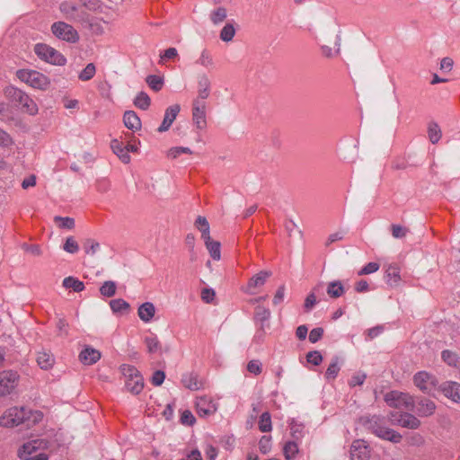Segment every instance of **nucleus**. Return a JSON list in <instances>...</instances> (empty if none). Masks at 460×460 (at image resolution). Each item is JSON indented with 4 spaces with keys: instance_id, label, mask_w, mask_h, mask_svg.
<instances>
[{
    "instance_id": "obj_1",
    "label": "nucleus",
    "mask_w": 460,
    "mask_h": 460,
    "mask_svg": "<svg viewBox=\"0 0 460 460\" xmlns=\"http://www.w3.org/2000/svg\"><path fill=\"white\" fill-rule=\"evenodd\" d=\"M43 414L40 411H30L24 407H12L4 411L0 417V425L6 428H13L22 423L29 427L40 422Z\"/></svg>"
},
{
    "instance_id": "obj_2",
    "label": "nucleus",
    "mask_w": 460,
    "mask_h": 460,
    "mask_svg": "<svg viewBox=\"0 0 460 460\" xmlns=\"http://www.w3.org/2000/svg\"><path fill=\"white\" fill-rule=\"evenodd\" d=\"M120 371L125 377V387L133 394H138L144 388V378L136 367L122 364Z\"/></svg>"
},
{
    "instance_id": "obj_3",
    "label": "nucleus",
    "mask_w": 460,
    "mask_h": 460,
    "mask_svg": "<svg viewBox=\"0 0 460 460\" xmlns=\"http://www.w3.org/2000/svg\"><path fill=\"white\" fill-rule=\"evenodd\" d=\"M17 76L20 80L35 89L47 90L50 85L49 77L35 70H18Z\"/></svg>"
},
{
    "instance_id": "obj_4",
    "label": "nucleus",
    "mask_w": 460,
    "mask_h": 460,
    "mask_svg": "<svg viewBox=\"0 0 460 460\" xmlns=\"http://www.w3.org/2000/svg\"><path fill=\"white\" fill-rule=\"evenodd\" d=\"M4 93L7 97L18 102L26 112L30 114L37 113L38 108L36 103L22 90L13 86H8L5 88Z\"/></svg>"
},
{
    "instance_id": "obj_5",
    "label": "nucleus",
    "mask_w": 460,
    "mask_h": 460,
    "mask_svg": "<svg viewBox=\"0 0 460 460\" xmlns=\"http://www.w3.org/2000/svg\"><path fill=\"white\" fill-rule=\"evenodd\" d=\"M36 55L42 60L55 66H64L66 58L57 49L46 44H36L34 48Z\"/></svg>"
},
{
    "instance_id": "obj_6",
    "label": "nucleus",
    "mask_w": 460,
    "mask_h": 460,
    "mask_svg": "<svg viewBox=\"0 0 460 460\" xmlns=\"http://www.w3.org/2000/svg\"><path fill=\"white\" fill-rule=\"evenodd\" d=\"M385 402L388 406L396 409L411 410L414 405L413 398L399 391H390L385 395Z\"/></svg>"
},
{
    "instance_id": "obj_7",
    "label": "nucleus",
    "mask_w": 460,
    "mask_h": 460,
    "mask_svg": "<svg viewBox=\"0 0 460 460\" xmlns=\"http://www.w3.org/2000/svg\"><path fill=\"white\" fill-rule=\"evenodd\" d=\"M51 31L58 40L76 43L79 40L77 31L65 22H56L51 25Z\"/></svg>"
},
{
    "instance_id": "obj_8",
    "label": "nucleus",
    "mask_w": 460,
    "mask_h": 460,
    "mask_svg": "<svg viewBox=\"0 0 460 460\" xmlns=\"http://www.w3.org/2000/svg\"><path fill=\"white\" fill-rule=\"evenodd\" d=\"M59 10L63 16L71 22H84L85 20V13L75 2L64 1L59 4Z\"/></svg>"
},
{
    "instance_id": "obj_9",
    "label": "nucleus",
    "mask_w": 460,
    "mask_h": 460,
    "mask_svg": "<svg viewBox=\"0 0 460 460\" xmlns=\"http://www.w3.org/2000/svg\"><path fill=\"white\" fill-rule=\"evenodd\" d=\"M414 385L422 392L429 394L438 385V381L433 375L420 371L413 376Z\"/></svg>"
},
{
    "instance_id": "obj_10",
    "label": "nucleus",
    "mask_w": 460,
    "mask_h": 460,
    "mask_svg": "<svg viewBox=\"0 0 460 460\" xmlns=\"http://www.w3.org/2000/svg\"><path fill=\"white\" fill-rule=\"evenodd\" d=\"M389 418L393 424L402 428L416 429L420 425V421L414 415L408 412H391Z\"/></svg>"
},
{
    "instance_id": "obj_11",
    "label": "nucleus",
    "mask_w": 460,
    "mask_h": 460,
    "mask_svg": "<svg viewBox=\"0 0 460 460\" xmlns=\"http://www.w3.org/2000/svg\"><path fill=\"white\" fill-rule=\"evenodd\" d=\"M19 376L14 371L0 373V397L10 394L17 386Z\"/></svg>"
},
{
    "instance_id": "obj_12",
    "label": "nucleus",
    "mask_w": 460,
    "mask_h": 460,
    "mask_svg": "<svg viewBox=\"0 0 460 460\" xmlns=\"http://www.w3.org/2000/svg\"><path fill=\"white\" fill-rule=\"evenodd\" d=\"M192 120L199 129H204L206 128V102L204 101L199 99L193 100Z\"/></svg>"
},
{
    "instance_id": "obj_13",
    "label": "nucleus",
    "mask_w": 460,
    "mask_h": 460,
    "mask_svg": "<svg viewBox=\"0 0 460 460\" xmlns=\"http://www.w3.org/2000/svg\"><path fill=\"white\" fill-rule=\"evenodd\" d=\"M217 410V403L208 396L197 398L196 411L199 417H208L214 414Z\"/></svg>"
},
{
    "instance_id": "obj_14",
    "label": "nucleus",
    "mask_w": 460,
    "mask_h": 460,
    "mask_svg": "<svg viewBox=\"0 0 460 460\" xmlns=\"http://www.w3.org/2000/svg\"><path fill=\"white\" fill-rule=\"evenodd\" d=\"M47 443L43 439H34L24 443L18 450V456L21 459H28V456L38 449L45 447Z\"/></svg>"
},
{
    "instance_id": "obj_15",
    "label": "nucleus",
    "mask_w": 460,
    "mask_h": 460,
    "mask_svg": "<svg viewBox=\"0 0 460 460\" xmlns=\"http://www.w3.org/2000/svg\"><path fill=\"white\" fill-rule=\"evenodd\" d=\"M270 276V272L268 271H260L259 273L255 274L249 279L244 291L248 294H255V290L261 288Z\"/></svg>"
},
{
    "instance_id": "obj_16",
    "label": "nucleus",
    "mask_w": 460,
    "mask_h": 460,
    "mask_svg": "<svg viewBox=\"0 0 460 460\" xmlns=\"http://www.w3.org/2000/svg\"><path fill=\"white\" fill-rule=\"evenodd\" d=\"M180 111H181V107L179 104H173V105L169 106L165 110L164 117L162 124L158 128V131L159 132L167 131L170 128V127L172 126V124L173 123V121L175 120Z\"/></svg>"
},
{
    "instance_id": "obj_17",
    "label": "nucleus",
    "mask_w": 460,
    "mask_h": 460,
    "mask_svg": "<svg viewBox=\"0 0 460 460\" xmlns=\"http://www.w3.org/2000/svg\"><path fill=\"white\" fill-rule=\"evenodd\" d=\"M440 389L444 395L455 402H460V384L454 381L443 383Z\"/></svg>"
},
{
    "instance_id": "obj_18",
    "label": "nucleus",
    "mask_w": 460,
    "mask_h": 460,
    "mask_svg": "<svg viewBox=\"0 0 460 460\" xmlns=\"http://www.w3.org/2000/svg\"><path fill=\"white\" fill-rule=\"evenodd\" d=\"M384 424L385 422L374 431V434L382 439L388 440L393 443H400L402 438V435L395 430L385 427Z\"/></svg>"
},
{
    "instance_id": "obj_19",
    "label": "nucleus",
    "mask_w": 460,
    "mask_h": 460,
    "mask_svg": "<svg viewBox=\"0 0 460 460\" xmlns=\"http://www.w3.org/2000/svg\"><path fill=\"white\" fill-rule=\"evenodd\" d=\"M350 456L352 460H367L368 450L364 440H355L350 447Z\"/></svg>"
},
{
    "instance_id": "obj_20",
    "label": "nucleus",
    "mask_w": 460,
    "mask_h": 460,
    "mask_svg": "<svg viewBox=\"0 0 460 460\" xmlns=\"http://www.w3.org/2000/svg\"><path fill=\"white\" fill-rule=\"evenodd\" d=\"M101 352L93 347L86 346L79 354L80 361L84 365H93L101 358Z\"/></svg>"
},
{
    "instance_id": "obj_21",
    "label": "nucleus",
    "mask_w": 460,
    "mask_h": 460,
    "mask_svg": "<svg viewBox=\"0 0 460 460\" xmlns=\"http://www.w3.org/2000/svg\"><path fill=\"white\" fill-rule=\"evenodd\" d=\"M210 87L211 83L208 75L205 74L200 75L198 79V97L196 99L205 102L210 94Z\"/></svg>"
},
{
    "instance_id": "obj_22",
    "label": "nucleus",
    "mask_w": 460,
    "mask_h": 460,
    "mask_svg": "<svg viewBox=\"0 0 460 460\" xmlns=\"http://www.w3.org/2000/svg\"><path fill=\"white\" fill-rule=\"evenodd\" d=\"M155 314V307L153 303L146 302L143 303L137 310V314L141 321L144 323H149L154 318Z\"/></svg>"
},
{
    "instance_id": "obj_23",
    "label": "nucleus",
    "mask_w": 460,
    "mask_h": 460,
    "mask_svg": "<svg viewBox=\"0 0 460 460\" xmlns=\"http://www.w3.org/2000/svg\"><path fill=\"white\" fill-rule=\"evenodd\" d=\"M123 121L128 129L136 131L141 128V120L133 111H128L124 113Z\"/></svg>"
},
{
    "instance_id": "obj_24",
    "label": "nucleus",
    "mask_w": 460,
    "mask_h": 460,
    "mask_svg": "<svg viewBox=\"0 0 460 460\" xmlns=\"http://www.w3.org/2000/svg\"><path fill=\"white\" fill-rule=\"evenodd\" d=\"M111 147L113 153L120 159L122 163L128 164L130 162V155L127 154V150L123 143L118 139H113L111 142Z\"/></svg>"
},
{
    "instance_id": "obj_25",
    "label": "nucleus",
    "mask_w": 460,
    "mask_h": 460,
    "mask_svg": "<svg viewBox=\"0 0 460 460\" xmlns=\"http://www.w3.org/2000/svg\"><path fill=\"white\" fill-rule=\"evenodd\" d=\"M202 239L204 240L206 248L208 249L212 259L215 261H219L221 258L220 243L212 240L210 235H208Z\"/></svg>"
},
{
    "instance_id": "obj_26",
    "label": "nucleus",
    "mask_w": 460,
    "mask_h": 460,
    "mask_svg": "<svg viewBox=\"0 0 460 460\" xmlns=\"http://www.w3.org/2000/svg\"><path fill=\"white\" fill-rule=\"evenodd\" d=\"M400 271V268L395 264H392L387 267L385 270V279L388 285L395 287L399 284L401 280Z\"/></svg>"
},
{
    "instance_id": "obj_27",
    "label": "nucleus",
    "mask_w": 460,
    "mask_h": 460,
    "mask_svg": "<svg viewBox=\"0 0 460 460\" xmlns=\"http://www.w3.org/2000/svg\"><path fill=\"white\" fill-rule=\"evenodd\" d=\"M270 318V312L264 306L258 305L255 308L254 320L260 323L262 329L269 327L268 321Z\"/></svg>"
},
{
    "instance_id": "obj_28",
    "label": "nucleus",
    "mask_w": 460,
    "mask_h": 460,
    "mask_svg": "<svg viewBox=\"0 0 460 460\" xmlns=\"http://www.w3.org/2000/svg\"><path fill=\"white\" fill-rule=\"evenodd\" d=\"M436 405L434 402L429 399H421L418 402V413L420 416H430L434 413Z\"/></svg>"
},
{
    "instance_id": "obj_29",
    "label": "nucleus",
    "mask_w": 460,
    "mask_h": 460,
    "mask_svg": "<svg viewBox=\"0 0 460 460\" xmlns=\"http://www.w3.org/2000/svg\"><path fill=\"white\" fill-rule=\"evenodd\" d=\"M182 385L192 391H197L201 387V383L198 379V376L195 373H187L182 376Z\"/></svg>"
},
{
    "instance_id": "obj_30",
    "label": "nucleus",
    "mask_w": 460,
    "mask_h": 460,
    "mask_svg": "<svg viewBox=\"0 0 460 460\" xmlns=\"http://www.w3.org/2000/svg\"><path fill=\"white\" fill-rule=\"evenodd\" d=\"M441 358L447 365L450 367H457L460 364V357L457 355V353L449 349H444L441 352Z\"/></svg>"
},
{
    "instance_id": "obj_31",
    "label": "nucleus",
    "mask_w": 460,
    "mask_h": 460,
    "mask_svg": "<svg viewBox=\"0 0 460 460\" xmlns=\"http://www.w3.org/2000/svg\"><path fill=\"white\" fill-rule=\"evenodd\" d=\"M63 287L66 289H72L75 292H81L84 289V284L74 277H66L63 280Z\"/></svg>"
},
{
    "instance_id": "obj_32",
    "label": "nucleus",
    "mask_w": 460,
    "mask_h": 460,
    "mask_svg": "<svg viewBox=\"0 0 460 460\" xmlns=\"http://www.w3.org/2000/svg\"><path fill=\"white\" fill-rule=\"evenodd\" d=\"M327 294L332 298H338L344 294V288L341 281L335 280L332 281L327 286Z\"/></svg>"
},
{
    "instance_id": "obj_33",
    "label": "nucleus",
    "mask_w": 460,
    "mask_h": 460,
    "mask_svg": "<svg viewBox=\"0 0 460 460\" xmlns=\"http://www.w3.org/2000/svg\"><path fill=\"white\" fill-rule=\"evenodd\" d=\"M298 451V445L295 441H288L283 447V454L286 460H294Z\"/></svg>"
},
{
    "instance_id": "obj_34",
    "label": "nucleus",
    "mask_w": 460,
    "mask_h": 460,
    "mask_svg": "<svg viewBox=\"0 0 460 460\" xmlns=\"http://www.w3.org/2000/svg\"><path fill=\"white\" fill-rule=\"evenodd\" d=\"M37 362L40 368L49 369L53 366L54 358L49 353L41 351L37 355Z\"/></svg>"
},
{
    "instance_id": "obj_35",
    "label": "nucleus",
    "mask_w": 460,
    "mask_h": 460,
    "mask_svg": "<svg viewBox=\"0 0 460 460\" xmlns=\"http://www.w3.org/2000/svg\"><path fill=\"white\" fill-rule=\"evenodd\" d=\"M340 366H339V358L338 357H334L331 362V364L329 365V367H327L326 369V372H325V378L327 380H334L339 372H340Z\"/></svg>"
},
{
    "instance_id": "obj_36",
    "label": "nucleus",
    "mask_w": 460,
    "mask_h": 460,
    "mask_svg": "<svg viewBox=\"0 0 460 460\" xmlns=\"http://www.w3.org/2000/svg\"><path fill=\"white\" fill-rule=\"evenodd\" d=\"M110 306L113 313L121 314L128 310L129 304L122 298H117L110 301Z\"/></svg>"
},
{
    "instance_id": "obj_37",
    "label": "nucleus",
    "mask_w": 460,
    "mask_h": 460,
    "mask_svg": "<svg viewBox=\"0 0 460 460\" xmlns=\"http://www.w3.org/2000/svg\"><path fill=\"white\" fill-rule=\"evenodd\" d=\"M259 429L261 432H270L272 429L271 417L268 411L260 416Z\"/></svg>"
},
{
    "instance_id": "obj_38",
    "label": "nucleus",
    "mask_w": 460,
    "mask_h": 460,
    "mask_svg": "<svg viewBox=\"0 0 460 460\" xmlns=\"http://www.w3.org/2000/svg\"><path fill=\"white\" fill-rule=\"evenodd\" d=\"M428 134H429V141L432 144L438 143L441 138L440 128L435 122H431L429 124Z\"/></svg>"
},
{
    "instance_id": "obj_39",
    "label": "nucleus",
    "mask_w": 460,
    "mask_h": 460,
    "mask_svg": "<svg viewBox=\"0 0 460 460\" xmlns=\"http://www.w3.org/2000/svg\"><path fill=\"white\" fill-rule=\"evenodd\" d=\"M196 227L201 233V238L210 235L209 224L205 217L199 216L195 221Z\"/></svg>"
},
{
    "instance_id": "obj_40",
    "label": "nucleus",
    "mask_w": 460,
    "mask_h": 460,
    "mask_svg": "<svg viewBox=\"0 0 460 460\" xmlns=\"http://www.w3.org/2000/svg\"><path fill=\"white\" fill-rule=\"evenodd\" d=\"M150 102H151V100H150L149 96L144 92L139 93L134 100V104L137 108L144 110V111H146L149 108Z\"/></svg>"
},
{
    "instance_id": "obj_41",
    "label": "nucleus",
    "mask_w": 460,
    "mask_h": 460,
    "mask_svg": "<svg viewBox=\"0 0 460 460\" xmlns=\"http://www.w3.org/2000/svg\"><path fill=\"white\" fill-rule=\"evenodd\" d=\"M116 283L111 280L105 281L100 288V293L103 296L111 297L116 294Z\"/></svg>"
},
{
    "instance_id": "obj_42",
    "label": "nucleus",
    "mask_w": 460,
    "mask_h": 460,
    "mask_svg": "<svg viewBox=\"0 0 460 460\" xmlns=\"http://www.w3.org/2000/svg\"><path fill=\"white\" fill-rule=\"evenodd\" d=\"M145 343L146 345L147 351L149 353H155L161 348L160 342L158 341V338L155 335H154V334L146 337L145 338Z\"/></svg>"
},
{
    "instance_id": "obj_43",
    "label": "nucleus",
    "mask_w": 460,
    "mask_h": 460,
    "mask_svg": "<svg viewBox=\"0 0 460 460\" xmlns=\"http://www.w3.org/2000/svg\"><path fill=\"white\" fill-rule=\"evenodd\" d=\"M234 35L235 29L231 23L226 24L220 31V39L225 42L231 41Z\"/></svg>"
},
{
    "instance_id": "obj_44",
    "label": "nucleus",
    "mask_w": 460,
    "mask_h": 460,
    "mask_svg": "<svg viewBox=\"0 0 460 460\" xmlns=\"http://www.w3.org/2000/svg\"><path fill=\"white\" fill-rule=\"evenodd\" d=\"M96 73L95 66L93 63H89L79 74L78 78L81 81L91 80Z\"/></svg>"
},
{
    "instance_id": "obj_45",
    "label": "nucleus",
    "mask_w": 460,
    "mask_h": 460,
    "mask_svg": "<svg viewBox=\"0 0 460 460\" xmlns=\"http://www.w3.org/2000/svg\"><path fill=\"white\" fill-rule=\"evenodd\" d=\"M146 81L149 87L155 92L160 91L164 85V79L158 75H148Z\"/></svg>"
},
{
    "instance_id": "obj_46",
    "label": "nucleus",
    "mask_w": 460,
    "mask_h": 460,
    "mask_svg": "<svg viewBox=\"0 0 460 460\" xmlns=\"http://www.w3.org/2000/svg\"><path fill=\"white\" fill-rule=\"evenodd\" d=\"M323 288V285L319 284L315 288H314L313 291L306 296L305 301V310H311L314 305L316 304V296L315 293L319 292Z\"/></svg>"
},
{
    "instance_id": "obj_47",
    "label": "nucleus",
    "mask_w": 460,
    "mask_h": 460,
    "mask_svg": "<svg viewBox=\"0 0 460 460\" xmlns=\"http://www.w3.org/2000/svg\"><path fill=\"white\" fill-rule=\"evenodd\" d=\"M384 422H385L384 421V418H381L379 416H372V417L367 418L366 420L364 421V423L366 424L367 428L369 430H371L373 433Z\"/></svg>"
},
{
    "instance_id": "obj_48",
    "label": "nucleus",
    "mask_w": 460,
    "mask_h": 460,
    "mask_svg": "<svg viewBox=\"0 0 460 460\" xmlns=\"http://www.w3.org/2000/svg\"><path fill=\"white\" fill-rule=\"evenodd\" d=\"M54 221L58 224V226L65 229H73L75 227V220L72 217H63L57 216L54 217Z\"/></svg>"
},
{
    "instance_id": "obj_49",
    "label": "nucleus",
    "mask_w": 460,
    "mask_h": 460,
    "mask_svg": "<svg viewBox=\"0 0 460 460\" xmlns=\"http://www.w3.org/2000/svg\"><path fill=\"white\" fill-rule=\"evenodd\" d=\"M63 249L68 253H76L79 251V245L73 236L66 239Z\"/></svg>"
},
{
    "instance_id": "obj_50",
    "label": "nucleus",
    "mask_w": 460,
    "mask_h": 460,
    "mask_svg": "<svg viewBox=\"0 0 460 460\" xmlns=\"http://www.w3.org/2000/svg\"><path fill=\"white\" fill-rule=\"evenodd\" d=\"M226 18V9L219 7L211 13V21L214 24L222 22Z\"/></svg>"
},
{
    "instance_id": "obj_51",
    "label": "nucleus",
    "mask_w": 460,
    "mask_h": 460,
    "mask_svg": "<svg viewBox=\"0 0 460 460\" xmlns=\"http://www.w3.org/2000/svg\"><path fill=\"white\" fill-rule=\"evenodd\" d=\"M197 63L204 67H209L213 66V59L208 50H202L199 58L197 60Z\"/></svg>"
},
{
    "instance_id": "obj_52",
    "label": "nucleus",
    "mask_w": 460,
    "mask_h": 460,
    "mask_svg": "<svg viewBox=\"0 0 460 460\" xmlns=\"http://www.w3.org/2000/svg\"><path fill=\"white\" fill-rule=\"evenodd\" d=\"M259 449L262 454H268L271 449V437L262 436L259 441Z\"/></svg>"
},
{
    "instance_id": "obj_53",
    "label": "nucleus",
    "mask_w": 460,
    "mask_h": 460,
    "mask_svg": "<svg viewBox=\"0 0 460 460\" xmlns=\"http://www.w3.org/2000/svg\"><path fill=\"white\" fill-rule=\"evenodd\" d=\"M391 230H392V235L396 239L405 237L409 232L408 228L402 226L400 225H392Z\"/></svg>"
},
{
    "instance_id": "obj_54",
    "label": "nucleus",
    "mask_w": 460,
    "mask_h": 460,
    "mask_svg": "<svg viewBox=\"0 0 460 460\" xmlns=\"http://www.w3.org/2000/svg\"><path fill=\"white\" fill-rule=\"evenodd\" d=\"M191 153L192 152L189 147L177 146V147L171 148L168 151L167 155H168V157H170L172 159H175L178 156H180L181 154H191Z\"/></svg>"
},
{
    "instance_id": "obj_55",
    "label": "nucleus",
    "mask_w": 460,
    "mask_h": 460,
    "mask_svg": "<svg viewBox=\"0 0 460 460\" xmlns=\"http://www.w3.org/2000/svg\"><path fill=\"white\" fill-rule=\"evenodd\" d=\"M306 360L314 366H319L323 361V356L318 350H313L306 354Z\"/></svg>"
},
{
    "instance_id": "obj_56",
    "label": "nucleus",
    "mask_w": 460,
    "mask_h": 460,
    "mask_svg": "<svg viewBox=\"0 0 460 460\" xmlns=\"http://www.w3.org/2000/svg\"><path fill=\"white\" fill-rule=\"evenodd\" d=\"M367 375L365 373L358 372L351 376L350 380L349 381V385L351 387L361 385L364 384Z\"/></svg>"
},
{
    "instance_id": "obj_57",
    "label": "nucleus",
    "mask_w": 460,
    "mask_h": 460,
    "mask_svg": "<svg viewBox=\"0 0 460 460\" xmlns=\"http://www.w3.org/2000/svg\"><path fill=\"white\" fill-rule=\"evenodd\" d=\"M247 370L250 373L258 376L261 373V363L259 360L252 359L248 362Z\"/></svg>"
},
{
    "instance_id": "obj_58",
    "label": "nucleus",
    "mask_w": 460,
    "mask_h": 460,
    "mask_svg": "<svg viewBox=\"0 0 460 460\" xmlns=\"http://www.w3.org/2000/svg\"><path fill=\"white\" fill-rule=\"evenodd\" d=\"M379 270V264L376 262H368L359 271L358 275H368L376 272Z\"/></svg>"
},
{
    "instance_id": "obj_59",
    "label": "nucleus",
    "mask_w": 460,
    "mask_h": 460,
    "mask_svg": "<svg viewBox=\"0 0 460 460\" xmlns=\"http://www.w3.org/2000/svg\"><path fill=\"white\" fill-rule=\"evenodd\" d=\"M178 57V51L175 48H169L160 55V63H164L165 59H172Z\"/></svg>"
},
{
    "instance_id": "obj_60",
    "label": "nucleus",
    "mask_w": 460,
    "mask_h": 460,
    "mask_svg": "<svg viewBox=\"0 0 460 460\" xmlns=\"http://www.w3.org/2000/svg\"><path fill=\"white\" fill-rule=\"evenodd\" d=\"M323 334V329L321 327L314 328L309 333V341L312 343L317 342Z\"/></svg>"
},
{
    "instance_id": "obj_61",
    "label": "nucleus",
    "mask_w": 460,
    "mask_h": 460,
    "mask_svg": "<svg viewBox=\"0 0 460 460\" xmlns=\"http://www.w3.org/2000/svg\"><path fill=\"white\" fill-rule=\"evenodd\" d=\"M100 244L97 242H94L93 240L87 241V243L84 245L85 252L90 255H93L96 253V252L99 250Z\"/></svg>"
},
{
    "instance_id": "obj_62",
    "label": "nucleus",
    "mask_w": 460,
    "mask_h": 460,
    "mask_svg": "<svg viewBox=\"0 0 460 460\" xmlns=\"http://www.w3.org/2000/svg\"><path fill=\"white\" fill-rule=\"evenodd\" d=\"M165 378V374L162 370H156L152 376V384L155 386L161 385Z\"/></svg>"
},
{
    "instance_id": "obj_63",
    "label": "nucleus",
    "mask_w": 460,
    "mask_h": 460,
    "mask_svg": "<svg viewBox=\"0 0 460 460\" xmlns=\"http://www.w3.org/2000/svg\"><path fill=\"white\" fill-rule=\"evenodd\" d=\"M57 328L58 330V335L67 336L68 335V323L64 319H58L57 323Z\"/></svg>"
},
{
    "instance_id": "obj_64",
    "label": "nucleus",
    "mask_w": 460,
    "mask_h": 460,
    "mask_svg": "<svg viewBox=\"0 0 460 460\" xmlns=\"http://www.w3.org/2000/svg\"><path fill=\"white\" fill-rule=\"evenodd\" d=\"M181 422L191 426L195 422V418L190 411H184L181 416Z\"/></svg>"
}]
</instances>
